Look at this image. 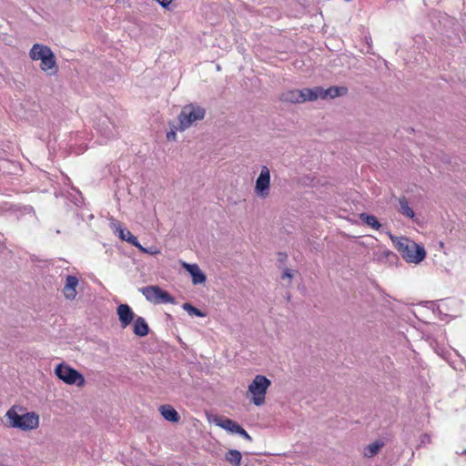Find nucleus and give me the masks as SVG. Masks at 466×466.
<instances>
[{"label": "nucleus", "instance_id": "nucleus-30", "mask_svg": "<svg viewBox=\"0 0 466 466\" xmlns=\"http://www.w3.org/2000/svg\"><path fill=\"white\" fill-rule=\"evenodd\" d=\"M458 454H461V455H466V449H464L461 453L457 452Z\"/></svg>", "mask_w": 466, "mask_h": 466}, {"label": "nucleus", "instance_id": "nucleus-28", "mask_svg": "<svg viewBox=\"0 0 466 466\" xmlns=\"http://www.w3.org/2000/svg\"><path fill=\"white\" fill-rule=\"evenodd\" d=\"M176 137H177V135H176V132L174 130H171V131L167 133V138L168 140H172V139L175 140Z\"/></svg>", "mask_w": 466, "mask_h": 466}, {"label": "nucleus", "instance_id": "nucleus-10", "mask_svg": "<svg viewBox=\"0 0 466 466\" xmlns=\"http://www.w3.org/2000/svg\"><path fill=\"white\" fill-rule=\"evenodd\" d=\"M116 314L123 329L129 326L135 320V313L127 304H120L116 308Z\"/></svg>", "mask_w": 466, "mask_h": 466}, {"label": "nucleus", "instance_id": "nucleus-20", "mask_svg": "<svg viewBox=\"0 0 466 466\" xmlns=\"http://www.w3.org/2000/svg\"><path fill=\"white\" fill-rule=\"evenodd\" d=\"M385 442L381 440H377L364 448L363 455L366 458H372L379 453L380 449L384 447Z\"/></svg>", "mask_w": 466, "mask_h": 466}, {"label": "nucleus", "instance_id": "nucleus-8", "mask_svg": "<svg viewBox=\"0 0 466 466\" xmlns=\"http://www.w3.org/2000/svg\"><path fill=\"white\" fill-rule=\"evenodd\" d=\"M96 129L106 139L114 138L118 135L117 127L107 116H102L98 118Z\"/></svg>", "mask_w": 466, "mask_h": 466}, {"label": "nucleus", "instance_id": "nucleus-9", "mask_svg": "<svg viewBox=\"0 0 466 466\" xmlns=\"http://www.w3.org/2000/svg\"><path fill=\"white\" fill-rule=\"evenodd\" d=\"M270 186V171L266 166H263L260 174L255 184V192L260 198H266L269 194Z\"/></svg>", "mask_w": 466, "mask_h": 466}, {"label": "nucleus", "instance_id": "nucleus-27", "mask_svg": "<svg viewBox=\"0 0 466 466\" xmlns=\"http://www.w3.org/2000/svg\"><path fill=\"white\" fill-rule=\"evenodd\" d=\"M283 279H289V280L292 279V274H291V271L290 269L289 268H285L284 272H283V275L281 277Z\"/></svg>", "mask_w": 466, "mask_h": 466}, {"label": "nucleus", "instance_id": "nucleus-12", "mask_svg": "<svg viewBox=\"0 0 466 466\" xmlns=\"http://www.w3.org/2000/svg\"><path fill=\"white\" fill-rule=\"evenodd\" d=\"M182 266L190 274L194 285L203 284L207 280L205 273L198 265L183 262Z\"/></svg>", "mask_w": 466, "mask_h": 466}, {"label": "nucleus", "instance_id": "nucleus-24", "mask_svg": "<svg viewBox=\"0 0 466 466\" xmlns=\"http://www.w3.org/2000/svg\"><path fill=\"white\" fill-rule=\"evenodd\" d=\"M182 308L183 309H185L189 315H195V316H198V317H205L206 316V313L201 311L200 309H198V308L194 307L192 304L190 303H184L182 305Z\"/></svg>", "mask_w": 466, "mask_h": 466}, {"label": "nucleus", "instance_id": "nucleus-5", "mask_svg": "<svg viewBox=\"0 0 466 466\" xmlns=\"http://www.w3.org/2000/svg\"><path fill=\"white\" fill-rule=\"evenodd\" d=\"M55 374L59 380L68 385L76 384L78 387L86 383L84 376L72 367L60 363L55 369Z\"/></svg>", "mask_w": 466, "mask_h": 466}, {"label": "nucleus", "instance_id": "nucleus-22", "mask_svg": "<svg viewBox=\"0 0 466 466\" xmlns=\"http://www.w3.org/2000/svg\"><path fill=\"white\" fill-rule=\"evenodd\" d=\"M225 460L233 466H240L242 454L239 451L231 449L225 454Z\"/></svg>", "mask_w": 466, "mask_h": 466}, {"label": "nucleus", "instance_id": "nucleus-11", "mask_svg": "<svg viewBox=\"0 0 466 466\" xmlns=\"http://www.w3.org/2000/svg\"><path fill=\"white\" fill-rule=\"evenodd\" d=\"M116 232L118 233V237L129 244L135 246L142 252L147 253V250L140 245V243L137 241V237H135L128 229L123 228L119 223L114 224Z\"/></svg>", "mask_w": 466, "mask_h": 466}, {"label": "nucleus", "instance_id": "nucleus-6", "mask_svg": "<svg viewBox=\"0 0 466 466\" xmlns=\"http://www.w3.org/2000/svg\"><path fill=\"white\" fill-rule=\"evenodd\" d=\"M206 110L200 106L193 105L186 106L178 115L179 129L184 131L189 127L193 122L201 120L205 117Z\"/></svg>", "mask_w": 466, "mask_h": 466}, {"label": "nucleus", "instance_id": "nucleus-15", "mask_svg": "<svg viewBox=\"0 0 466 466\" xmlns=\"http://www.w3.org/2000/svg\"><path fill=\"white\" fill-rule=\"evenodd\" d=\"M301 93V103L306 101H314L318 98H321V86H315L313 88H303L300 89Z\"/></svg>", "mask_w": 466, "mask_h": 466}, {"label": "nucleus", "instance_id": "nucleus-25", "mask_svg": "<svg viewBox=\"0 0 466 466\" xmlns=\"http://www.w3.org/2000/svg\"><path fill=\"white\" fill-rule=\"evenodd\" d=\"M236 434H238L240 435L241 437H243L245 440L248 441H252V438L251 436L248 433V431L243 428V427H240L237 433Z\"/></svg>", "mask_w": 466, "mask_h": 466}, {"label": "nucleus", "instance_id": "nucleus-26", "mask_svg": "<svg viewBox=\"0 0 466 466\" xmlns=\"http://www.w3.org/2000/svg\"><path fill=\"white\" fill-rule=\"evenodd\" d=\"M288 259V255L287 253H283V252H279L278 253V261L279 263H285Z\"/></svg>", "mask_w": 466, "mask_h": 466}, {"label": "nucleus", "instance_id": "nucleus-21", "mask_svg": "<svg viewBox=\"0 0 466 466\" xmlns=\"http://www.w3.org/2000/svg\"><path fill=\"white\" fill-rule=\"evenodd\" d=\"M359 218L364 224H366L367 226H370L373 229L379 230L381 228V224L379 222L377 218L373 215L367 214V213H360Z\"/></svg>", "mask_w": 466, "mask_h": 466}, {"label": "nucleus", "instance_id": "nucleus-7", "mask_svg": "<svg viewBox=\"0 0 466 466\" xmlns=\"http://www.w3.org/2000/svg\"><path fill=\"white\" fill-rule=\"evenodd\" d=\"M139 290L148 301L154 304L175 303L174 297L158 286H147L141 288Z\"/></svg>", "mask_w": 466, "mask_h": 466}, {"label": "nucleus", "instance_id": "nucleus-4", "mask_svg": "<svg viewBox=\"0 0 466 466\" xmlns=\"http://www.w3.org/2000/svg\"><path fill=\"white\" fill-rule=\"evenodd\" d=\"M271 381L264 375H256L248 385V393L251 395L250 401L256 406L265 403V397Z\"/></svg>", "mask_w": 466, "mask_h": 466}, {"label": "nucleus", "instance_id": "nucleus-1", "mask_svg": "<svg viewBox=\"0 0 466 466\" xmlns=\"http://www.w3.org/2000/svg\"><path fill=\"white\" fill-rule=\"evenodd\" d=\"M390 238L405 261L418 264L425 258L426 252L424 248L415 241L405 237L390 236Z\"/></svg>", "mask_w": 466, "mask_h": 466}, {"label": "nucleus", "instance_id": "nucleus-18", "mask_svg": "<svg viewBox=\"0 0 466 466\" xmlns=\"http://www.w3.org/2000/svg\"><path fill=\"white\" fill-rule=\"evenodd\" d=\"M301 97L302 96H301L300 89H291V90L284 91L280 95L279 99L285 103L296 104V103H301V101H300Z\"/></svg>", "mask_w": 466, "mask_h": 466}, {"label": "nucleus", "instance_id": "nucleus-29", "mask_svg": "<svg viewBox=\"0 0 466 466\" xmlns=\"http://www.w3.org/2000/svg\"><path fill=\"white\" fill-rule=\"evenodd\" d=\"M421 442H422V443H426V442H428V443H429V442H431V437H430V435H428V434H424V435L422 436V438H421Z\"/></svg>", "mask_w": 466, "mask_h": 466}, {"label": "nucleus", "instance_id": "nucleus-3", "mask_svg": "<svg viewBox=\"0 0 466 466\" xmlns=\"http://www.w3.org/2000/svg\"><path fill=\"white\" fill-rule=\"evenodd\" d=\"M30 57L32 60H40V67L43 71L52 70L50 75L56 72V57L52 50L40 44H35L30 50Z\"/></svg>", "mask_w": 466, "mask_h": 466}, {"label": "nucleus", "instance_id": "nucleus-19", "mask_svg": "<svg viewBox=\"0 0 466 466\" xmlns=\"http://www.w3.org/2000/svg\"><path fill=\"white\" fill-rule=\"evenodd\" d=\"M160 413L165 420L170 422H177L180 419L177 411L170 405H162L159 408Z\"/></svg>", "mask_w": 466, "mask_h": 466}, {"label": "nucleus", "instance_id": "nucleus-17", "mask_svg": "<svg viewBox=\"0 0 466 466\" xmlns=\"http://www.w3.org/2000/svg\"><path fill=\"white\" fill-rule=\"evenodd\" d=\"M133 332L138 337H145L149 333V327L142 317H137L134 320Z\"/></svg>", "mask_w": 466, "mask_h": 466}, {"label": "nucleus", "instance_id": "nucleus-13", "mask_svg": "<svg viewBox=\"0 0 466 466\" xmlns=\"http://www.w3.org/2000/svg\"><path fill=\"white\" fill-rule=\"evenodd\" d=\"M79 283L78 279L76 276L68 275L66 278V283L63 289L65 297L67 299H74L76 297V287Z\"/></svg>", "mask_w": 466, "mask_h": 466}, {"label": "nucleus", "instance_id": "nucleus-16", "mask_svg": "<svg viewBox=\"0 0 466 466\" xmlns=\"http://www.w3.org/2000/svg\"><path fill=\"white\" fill-rule=\"evenodd\" d=\"M348 89L344 86H330L327 89L321 86V99L335 98L346 95Z\"/></svg>", "mask_w": 466, "mask_h": 466}, {"label": "nucleus", "instance_id": "nucleus-23", "mask_svg": "<svg viewBox=\"0 0 466 466\" xmlns=\"http://www.w3.org/2000/svg\"><path fill=\"white\" fill-rule=\"evenodd\" d=\"M400 203V212L406 216L407 218H412L415 216L414 211L411 208H410L408 200L405 198H401L399 200Z\"/></svg>", "mask_w": 466, "mask_h": 466}, {"label": "nucleus", "instance_id": "nucleus-2", "mask_svg": "<svg viewBox=\"0 0 466 466\" xmlns=\"http://www.w3.org/2000/svg\"><path fill=\"white\" fill-rule=\"evenodd\" d=\"M9 426L22 431L35 430L39 425V417L35 412L18 413L17 407L14 406L6 412Z\"/></svg>", "mask_w": 466, "mask_h": 466}, {"label": "nucleus", "instance_id": "nucleus-14", "mask_svg": "<svg viewBox=\"0 0 466 466\" xmlns=\"http://www.w3.org/2000/svg\"><path fill=\"white\" fill-rule=\"evenodd\" d=\"M215 423L217 426L222 428L223 430L230 433H237L238 430L241 427L235 420L225 417L217 418L215 420Z\"/></svg>", "mask_w": 466, "mask_h": 466}]
</instances>
